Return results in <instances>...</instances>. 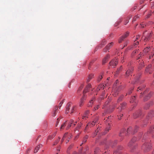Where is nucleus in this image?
I'll return each instance as SVG.
<instances>
[{
	"mask_svg": "<svg viewBox=\"0 0 154 154\" xmlns=\"http://www.w3.org/2000/svg\"><path fill=\"white\" fill-rule=\"evenodd\" d=\"M77 109V106L75 105H73L71 102H69L66 105V113L68 114L70 113L71 114L75 112Z\"/></svg>",
	"mask_w": 154,
	"mask_h": 154,
	"instance_id": "nucleus-1",
	"label": "nucleus"
},
{
	"mask_svg": "<svg viewBox=\"0 0 154 154\" xmlns=\"http://www.w3.org/2000/svg\"><path fill=\"white\" fill-rule=\"evenodd\" d=\"M152 33L149 32L148 33L147 31L143 33V35L142 37V39H143L145 41H148L150 37L152 36Z\"/></svg>",
	"mask_w": 154,
	"mask_h": 154,
	"instance_id": "nucleus-2",
	"label": "nucleus"
},
{
	"mask_svg": "<svg viewBox=\"0 0 154 154\" xmlns=\"http://www.w3.org/2000/svg\"><path fill=\"white\" fill-rule=\"evenodd\" d=\"M98 120V118L97 117H96L94 120L91 123L89 122L88 123L86 126L85 129V131L86 130H87L88 128L91 127H93L94 125H95V123L97 122Z\"/></svg>",
	"mask_w": 154,
	"mask_h": 154,
	"instance_id": "nucleus-3",
	"label": "nucleus"
},
{
	"mask_svg": "<svg viewBox=\"0 0 154 154\" xmlns=\"http://www.w3.org/2000/svg\"><path fill=\"white\" fill-rule=\"evenodd\" d=\"M151 145L149 143H145L142 146V148L144 149L145 151H148L151 149Z\"/></svg>",
	"mask_w": 154,
	"mask_h": 154,
	"instance_id": "nucleus-4",
	"label": "nucleus"
},
{
	"mask_svg": "<svg viewBox=\"0 0 154 154\" xmlns=\"http://www.w3.org/2000/svg\"><path fill=\"white\" fill-rule=\"evenodd\" d=\"M132 128L131 127L128 128V131L125 129H123L121 131V132L119 134V135L120 136H124L128 132V131L131 129Z\"/></svg>",
	"mask_w": 154,
	"mask_h": 154,
	"instance_id": "nucleus-5",
	"label": "nucleus"
},
{
	"mask_svg": "<svg viewBox=\"0 0 154 154\" xmlns=\"http://www.w3.org/2000/svg\"><path fill=\"white\" fill-rule=\"evenodd\" d=\"M134 70V68L132 66H131L127 70L125 73L126 77H128L131 75Z\"/></svg>",
	"mask_w": 154,
	"mask_h": 154,
	"instance_id": "nucleus-6",
	"label": "nucleus"
},
{
	"mask_svg": "<svg viewBox=\"0 0 154 154\" xmlns=\"http://www.w3.org/2000/svg\"><path fill=\"white\" fill-rule=\"evenodd\" d=\"M58 107L57 106H54L51 114L52 116H55L58 112Z\"/></svg>",
	"mask_w": 154,
	"mask_h": 154,
	"instance_id": "nucleus-7",
	"label": "nucleus"
},
{
	"mask_svg": "<svg viewBox=\"0 0 154 154\" xmlns=\"http://www.w3.org/2000/svg\"><path fill=\"white\" fill-rule=\"evenodd\" d=\"M118 63V60L117 59H115L112 60L109 63L110 66L113 68Z\"/></svg>",
	"mask_w": 154,
	"mask_h": 154,
	"instance_id": "nucleus-8",
	"label": "nucleus"
},
{
	"mask_svg": "<svg viewBox=\"0 0 154 154\" xmlns=\"http://www.w3.org/2000/svg\"><path fill=\"white\" fill-rule=\"evenodd\" d=\"M129 32H127L125 34L121 37L119 40V43H121L122 41L126 37H127L129 34Z\"/></svg>",
	"mask_w": 154,
	"mask_h": 154,
	"instance_id": "nucleus-9",
	"label": "nucleus"
},
{
	"mask_svg": "<svg viewBox=\"0 0 154 154\" xmlns=\"http://www.w3.org/2000/svg\"><path fill=\"white\" fill-rule=\"evenodd\" d=\"M152 65H148L146 67L145 69V72L146 73H149V74H151L152 71V70L151 68Z\"/></svg>",
	"mask_w": 154,
	"mask_h": 154,
	"instance_id": "nucleus-10",
	"label": "nucleus"
},
{
	"mask_svg": "<svg viewBox=\"0 0 154 154\" xmlns=\"http://www.w3.org/2000/svg\"><path fill=\"white\" fill-rule=\"evenodd\" d=\"M136 138L134 137L133 138V139L131 140V141L128 144V146H129L131 149L134 146V145H133V143L134 141H135L136 140Z\"/></svg>",
	"mask_w": 154,
	"mask_h": 154,
	"instance_id": "nucleus-11",
	"label": "nucleus"
},
{
	"mask_svg": "<svg viewBox=\"0 0 154 154\" xmlns=\"http://www.w3.org/2000/svg\"><path fill=\"white\" fill-rule=\"evenodd\" d=\"M89 113V111L88 110L86 111L82 116V119H86L88 118V115Z\"/></svg>",
	"mask_w": 154,
	"mask_h": 154,
	"instance_id": "nucleus-12",
	"label": "nucleus"
},
{
	"mask_svg": "<svg viewBox=\"0 0 154 154\" xmlns=\"http://www.w3.org/2000/svg\"><path fill=\"white\" fill-rule=\"evenodd\" d=\"M56 134L57 132L55 131L52 134L49 135L47 138V140H49L52 139L55 137Z\"/></svg>",
	"mask_w": 154,
	"mask_h": 154,
	"instance_id": "nucleus-13",
	"label": "nucleus"
},
{
	"mask_svg": "<svg viewBox=\"0 0 154 154\" xmlns=\"http://www.w3.org/2000/svg\"><path fill=\"white\" fill-rule=\"evenodd\" d=\"M85 96L84 95L83 97L81 99L80 102L79 103V106L80 107H81L83 105L84 100L85 99Z\"/></svg>",
	"mask_w": 154,
	"mask_h": 154,
	"instance_id": "nucleus-14",
	"label": "nucleus"
},
{
	"mask_svg": "<svg viewBox=\"0 0 154 154\" xmlns=\"http://www.w3.org/2000/svg\"><path fill=\"white\" fill-rule=\"evenodd\" d=\"M110 56L109 54H107L106 56L103 59L102 61L103 64H104L105 63L107 60V59L109 58Z\"/></svg>",
	"mask_w": 154,
	"mask_h": 154,
	"instance_id": "nucleus-15",
	"label": "nucleus"
},
{
	"mask_svg": "<svg viewBox=\"0 0 154 154\" xmlns=\"http://www.w3.org/2000/svg\"><path fill=\"white\" fill-rule=\"evenodd\" d=\"M152 95V93L150 92L149 93L147 96H146L144 98V101H147L149 100L151 97Z\"/></svg>",
	"mask_w": 154,
	"mask_h": 154,
	"instance_id": "nucleus-16",
	"label": "nucleus"
},
{
	"mask_svg": "<svg viewBox=\"0 0 154 154\" xmlns=\"http://www.w3.org/2000/svg\"><path fill=\"white\" fill-rule=\"evenodd\" d=\"M94 99L95 98L94 97L92 98L91 100L89 102L88 104V106L89 107L92 106V104L94 102Z\"/></svg>",
	"mask_w": 154,
	"mask_h": 154,
	"instance_id": "nucleus-17",
	"label": "nucleus"
},
{
	"mask_svg": "<svg viewBox=\"0 0 154 154\" xmlns=\"http://www.w3.org/2000/svg\"><path fill=\"white\" fill-rule=\"evenodd\" d=\"M94 76V74H93L91 73L88 76V78L87 79V82H89L93 78Z\"/></svg>",
	"mask_w": 154,
	"mask_h": 154,
	"instance_id": "nucleus-18",
	"label": "nucleus"
},
{
	"mask_svg": "<svg viewBox=\"0 0 154 154\" xmlns=\"http://www.w3.org/2000/svg\"><path fill=\"white\" fill-rule=\"evenodd\" d=\"M126 103L125 102H123L120 104V107L122 109H125L126 107Z\"/></svg>",
	"mask_w": 154,
	"mask_h": 154,
	"instance_id": "nucleus-19",
	"label": "nucleus"
},
{
	"mask_svg": "<svg viewBox=\"0 0 154 154\" xmlns=\"http://www.w3.org/2000/svg\"><path fill=\"white\" fill-rule=\"evenodd\" d=\"M73 122V120H72L70 121L69 124L68 123V125L66 127V129L67 130V129H69V128L71 126H72V125H71L72 124Z\"/></svg>",
	"mask_w": 154,
	"mask_h": 154,
	"instance_id": "nucleus-20",
	"label": "nucleus"
},
{
	"mask_svg": "<svg viewBox=\"0 0 154 154\" xmlns=\"http://www.w3.org/2000/svg\"><path fill=\"white\" fill-rule=\"evenodd\" d=\"M134 44H135V45H138L139 44V42L138 41H137L135 42L134 41ZM136 47L135 46V45L134 44L133 45L131 46L130 48H129L130 49H131L135 48Z\"/></svg>",
	"mask_w": 154,
	"mask_h": 154,
	"instance_id": "nucleus-21",
	"label": "nucleus"
},
{
	"mask_svg": "<svg viewBox=\"0 0 154 154\" xmlns=\"http://www.w3.org/2000/svg\"><path fill=\"white\" fill-rule=\"evenodd\" d=\"M124 97V96L123 95H121L118 98L117 100V102H120L123 99Z\"/></svg>",
	"mask_w": 154,
	"mask_h": 154,
	"instance_id": "nucleus-22",
	"label": "nucleus"
},
{
	"mask_svg": "<svg viewBox=\"0 0 154 154\" xmlns=\"http://www.w3.org/2000/svg\"><path fill=\"white\" fill-rule=\"evenodd\" d=\"M67 125V123L66 122H64L63 123L62 125H61V126L60 128V130L63 129L64 127L66 126Z\"/></svg>",
	"mask_w": 154,
	"mask_h": 154,
	"instance_id": "nucleus-23",
	"label": "nucleus"
},
{
	"mask_svg": "<svg viewBox=\"0 0 154 154\" xmlns=\"http://www.w3.org/2000/svg\"><path fill=\"white\" fill-rule=\"evenodd\" d=\"M82 125V124L81 123L78 124V125L75 130V132H76L78 130V129L81 128Z\"/></svg>",
	"mask_w": 154,
	"mask_h": 154,
	"instance_id": "nucleus-24",
	"label": "nucleus"
},
{
	"mask_svg": "<svg viewBox=\"0 0 154 154\" xmlns=\"http://www.w3.org/2000/svg\"><path fill=\"white\" fill-rule=\"evenodd\" d=\"M104 86L103 85L101 84L99 85L97 88L99 90H100V89H103L104 88Z\"/></svg>",
	"mask_w": 154,
	"mask_h": 154,
	"instance_id": "nucleus-25",
	"label": "nucleus"
},
{
	"mask_svg": "<svg viewBox=\"0 0 154 154\" xmlns=\"http://www.w3.org/2000/svg\"><path fill=\"white\" fill-rule=\"evenodd\" d=\"M136 98V96H135L132 97L131 99L130 102L132 103L134 102Z\"/></svg>",
	"mask_w": 154,
	"mask_h": 154,
	"instance_id": "nucleus-26",
	"label": "nucleus"
},
{
	"mask_svg": "<svg viewBox=\"0 0 154 154\" xmlns=\"http://www.w3.org/2000/svg\"><path fill=\"white\" fill-rule=\"evenodd\" d=\"M111 101V100L110 99L109 100H108V101H106L105 103L104 104V105L103 107V109H105L106 107V106Z\"/></svg>",
	"mask_w": 154,
	"mask_h": 154,
	"instance_id": "nucleus-27",
	"label": "nucleus"
},
{
	"mask_svg": "<svg viewBox=\"0 0 154 154\" xmlns=\"http://www.w3.org/2000/svg\"><path fill=\"white\" fill-rule=\"evenodd\" d=\"M150 48L146 47V48H144L143 50V51L144 53H146L148 52L149 51V50Z\"/></svg>",
	"mask_w": 154,
	"mask_h": 154,
	"instance_id": "nucleus-28",
	"label": "nucleus"
},
{
	"mask_svg": "<svg viewBox=\"0 0 154 154\" xmlns=\"http://www.w3.org/2000/svg\"><path fill=\"white\" fill-rule=\"evenodd\" d=\"M122 66H120V67H119V68L118 69H117V71H116V74H118V73L119 72L122 70Z\"/></svg>",
	"mask_w": 154,
	"mask_h": 154,
	"instance_id": "nucleus-29",
	"label": "nucleus"
},
{
	"mask_svg": "<svg viewBox=\"0 0 154 154\" xmlns=\"http://www.w3.org/2000/svg\"><path fill=\"white\" fill-rule=\"evenodd\" d=\"M60 138L59 137H58V139H57V140H56L54 143V144H53V146H54L56 145L59 142L60 140Z\"/></svg>",
	"mask_w": 154,
	"mask_h": 154,
	"instance_id": "nucleus-30",
	"label": "nucleus"
},
{
	"mask_svg": "<svg viewBox=\"0 0 154 154\" xmlns=\"http://www.w3.org/2000/svg\"><path fill=\"white\" fill-rule=\"evenodd\" d=\"M110 48V47H108V46H106L103 49V51L106 52Z\"/></svg>",
	"mask_w": 154,
	"mask_h": 154,
	"instance_id": "nucleus-31",
	"label": "nucleus"
},
{
	"mask_svg": "<svg viewBox=\"0 0 154 154\" xmlns=\"http://www.w3.org/2000/svg\"><path fill=\"white\" fill-rule=\"evenodd\" d=\"M113 44L114 43L113 42H111L108 44V45L106 46H108V47H110V48L113 45Z\"/></svg>",
	"mask_w": 154,
	"mask_h": 154,
	"instance_id": "nucleus-32",
	"label": "nucleus"
},
{
	"mask_svg": "<svg viewBox=\"0 0 154 154\" xmlns=\"http://www.w3.org/2000/svg\"><path fill=\"white\" fill-rule=\"evenodd\" d=\"M67 134V133H66L64 134L63 136V137L62 138L61 141V143H62L63 142V141L64 140V138H65L66 137Z\"/></svg>",
	"mask_w": 154,
	"mask_h": 154,
	"instance_id": "nucleus-33",
	"label": "nucleus"
},
{
	"mask_svg": "<svg viewBox=\"0 0 154 154\" xmlns=\"http://www.w3.org/2000/svg\"><path fill=\"white\" fill-rule=\"evenodd\" d=\"M67 134V133H66L64 134L63 136V137L62 138L61 141V143H62L63 142V141L64 140V138H65L66 137Z\"/></svg>",
	"mask_w": 154,
	"mask_h": 154,
	"instance_id": "nucleus-34",
	"label": "nucleus"
},
{
	"mask_svg": "<svg viewBox=\"0 0 154 154\" xmlns=\"http://www.w3.org/2000/svg\"><path fill=\"white\" fill-rule=\"evenodd\" d=\"M83 85H81V86H80L79 88L78 91H77V92L78 93L80 91H81L82 89V88H83Z\"/></svg>",
	"mask_w": 154,
	"mask_h": 154,
	"instance_id": "nucleus-35",
	"label": "nucleus"
},
{
	"mask_svg": "<svg viewBox=\"0 0 154 154\" xmlns=\"http://www.w3.org/2000/svg\"><path fill=\"white\" fill-rule=\"evenodd\" d=\"M38 150V146H37L35 148L34 150V153H36L37 152Z\"/></svg>",
	"mask_w": 154,
	"mask_h": 154,
	"instance_id": "nucleus-36",
	"label": "nucleus"
},
{
	"mask_svg": "<svg viewBox=\"0 0 154 154\" xmlns=\"http://www.w3.org/2000/svg\"><path fill=\"white\" fill-rule=\"evenodd\" d=\"M145 87V86L144 85H143V88H141L140 87H139L138 88V89L137 90V91H139V90H142L143 88H144Z\"/></svg>",
	"mask_w": 154,
	"mask_h": 154,
	"instance_id": "nucleus-37",
	"label": "nucleus"
},
{
	"mask_svg": "<svg viewBox=\"0 0 154 154\" xmlns=\"http://www.w3.org/2000/svg\"><path fill=\"white\" fill-rule=\"evenodd\" d=\"M102 78V75H100L98 78L97 80L98 81H100Z\"/></svg>",
	"mask_w": 154,
	"mask_h": 154,
	"instance_id": "nucleus-38",
	"label": "nucleus"
},
{
	"mask_svg": "<svg viewBox=\"0 0 154 154\" xmlns=\"http://www.w3.org/2000/svg\"><path fill=\"white\" fill-rule=\"evenodd\" d=\"M152 15L151 12H150L148 13L147 15L146 16V18H149Z\"/></svg>",
	"mask_w": 154,
	"mask_h": 154,
	"instance_id": "nucleus-39",
	"label": "nucleus"
},
{
	"mask_svg": "<svg viewBox=\"0 0 154 154\" xmlns=\"http://www.w3.org/2000/svg\"><path fill=\"white\" fill-rule=\"evenodd\" d=\"M123 116V114H119L118 115V116L119 119H121L122 117Z\"/></svg>",
	"mask_w": 154,
	"mask_h": 154,
	"instance_id": "nucleus-40",
	"label": "nucleus"
},
{
	"mask_svg": "<svg viewBox=\"0 0 154 154\" xmlns=\"http://www.w3.org/2000/svg\"><path fill=\"white\" fill-rule=\"evenodd\" d=\"M111 125L109 124V127L106 129V131H108L110 129V127Z\"/></svg>",
	"mask_w": 154,
	"mask_h": 154,
	"instance_id": "nucleus-41",
	"label": "nucleus"
},
{
	"mask_svg": "<svg viewBox=\"0 0 154 154\" xmlns=\"http://www.w3.org/2000/svg\"><path fill=\"white\" fill-rule=\"evenodd\" d=\"M99 107V105H97L96 106H95L94 108V111H95V110H97V109H98Z\"/></svg>",
	"mask_w": 154,
	"mask_h": 154,
	"instance_id": "nucleus-42",
	"label": "nucleus"
},
{
	"mask_svg": "<svg viewBox=\"0 0 154 154\" xmlns=\"http://www.w3.org/2000/svg\"><path fill=\"white\" fill-rule=\"evenodd\" d=\"M144 65H143V64L142 63V62L141 63H140L139 64V67L140 68V69H141L143 67Z\"/></svg>",
	"mask_w": 154,
	"mask_h": 154,
	"instance_id": "nucleus-43",
	"label": "nucleus"
},
{
	"mask_svg": "<svg viewBox=\"0 0 154 154\" xmlns=\"http://www.w3.org/2000/svg\"><path fill=\"white\" fill-rule=\"evenodd\" d=\"M91 85L90 84H88L86 88H87V89L88 90L89 89V88L91 87Z\"/></svg>",
	"mask_w": 154,
	"mask_h": 154,
	"instance_id": "nucleus-44",
	"label": "nucleus"
},
{
	"mask_svg": "<svg viewBox=\"0 0 154 154\" xmlns=\"http://www.w3.org/2000/svg\"><path fill=\"white\" fill-rule=\"evenodd\" d=\"M63 103V102L62 101H61L59 104V109H60V107H61L62 104Z\"/></svg>",
	"mask_w": 154,
	"mask_h": 154,
	"instance_id": "nucleus-45",
	"label": "nucleus"
},
{
	"mask_svg": "<svg viewBox=\"0 0 154 154\" xmlns=\"http://www.w3.org/2000/svg\"><path fill=\"white\" fill-rule=\"evenodd\" d=\"M99 148H96L95 150V151H94V152L95 153L97 154V152L99 151Z\"/></svg>",
	"mask_w": 154,
	"mask_h": 154,
	"instance_id": "nucleus-46",
	"label": "nucleus"
},
{
	"mask_svg": "<svg viewBox=\"0 0 154 154\" xmlns=\"http://www.w3.org/2000/svg\"><path fill=\"white\" fill-rule=\"evenodd\" d=\"M88 89H87V88H85V90L83 91V94H84L86 93L88 91Z\"/></svg>",
	"mask_w": 154,
	"mask_h": 154,
	"instance_id": "nucleus-47",
	"label": "nucleus"
},
{
	"mask_svg": "<svg viewBox=\"0 0 154 154\" xmlns=\"http://www.w3.org/2000/svg\"><path fill=\"white\" fill-rule=\"evenodd\" d=\"M59 120L58 118L57 119V121H56V126H57V125H58V123H59Z\"/></svg>",
	"mask_w": 154,
	"mask_h": 154,
	"instance_id": "nucleus-48",
	"label": "nucleus"
},
{
	"mask_svg": "<svg viewBox=\"0 0 154 154\" xmlns=\"http://www.w3.org/2000/svg\"><path fill=\"white\" fill-rule=\"evenodd\" d=\"M87 140H85V139H83V141H82V143L81 144V146L84 143H85L86 141Z\"/></svg>",
	"mask_w": 154,
	"mask_h": 154,
	"instance_id": "nucleus-49",
	"label": "nucleus"
},
{
	"mask_svg": "<svg viewBox=\"0 0 154 154\" xmlns=\"http://www.w3.org/2000/svg\"><path fill=\"white\" fill-rule=\"evenodd\" d=\"M73 146V144L71 145L68 148V150H70L72 147Z\"/></svg>",
	"mask_w": 154,
	"mask_h": 154,
	"instance_id": "nucleus-50",
	"label": "nucleus"
},
{
	"mask_svg": "<svg viewBox=\"0 0 154 154\" xmlns=\"http://www.w3.org/2000/svg\"><path fill=\"white\" fill-rule=\"evenodd\" d=\"M138 52V51L137 50H134L133 52L132 53V54L133 55H134V54H136L137 52Z\"/></svg>",
	"mask_w": 154,
	"mask_h": 154,
	"instance_id": "nucleus-51",
	"label": "nucleus"
},
{
	"mask_svg": "<svg viewBox=\"0 0 154 154\" xmlns=\"http://www.w3.org/2000/svg\"><path fill=\"white\" fill-rule=\"evenodd\" d=\"M131 65V62H129V63H128V65H127V66H128V68H130V67L131 66L129 67V66H130Z\"/></svg>",
	"mask_w": 154,
	"mask_h": 154,
	"instance_id": "nucleus-52",
	"label": "nucleus"
},
{
	"mask_svg": "<svg viewBox=\"0 0 154 154\" xmlns=\"http://www.w3.org/2000/svg\"><path fill=\"white\" fill-rule=\"evenodd\" d=\"M139 17L138 16V15L135 16L134 17V20H135L136 19V18H138Z\"/></svg>",
	"mask_w": 154,
	"mask_h": 154,
	"instance_id": "nucleus-53",
	"label": "nucleus"
},
{
	"mask_svg": "<svg viewBox=\"0 0 154 154\" xmlns=\"http://www.w3.org/2000/svg\"><path fill=\"white\" fill-rule=\"evenodd\" d=\"M129 18H128L127 20L125 23V25H126L128 22Z\"/></svg>",
	"mask_w": 154,
	"mask_h": 154,
	"instance_id": "nucleus-54",
	"label": "nucleus"
},
{
	"mask_svg": "<svg viewBox=\"0 0 154 154\" xmlns=\"http://www.w3.org/2000/svg\"><path fill=\"white\" fill-rule=\"evenodd\" d=\"M133 88H131V90H130V91H129L128 92V94H131V93L132 91L133 90Z\"/></svg>",
	"mask_w": 154,
	"mask_h": 154,
	"instance_id": "nucleus-55",
	"label": "nucleus"
},
{
	"mask_svg": "<svg viewBox=\"0 0 154 154\" xmlns=\"http://www.w3.org/2000/svg\"><path fill=\"white\" fill-rule=\"evenodd\" d=\"M124 57H123L122 58H121V62L122 63H123V62H124Z\"/></svg>",
	"mask_w": 154,
	"mask_h": 154,
	"instance_id": "nucleus-56",
	"label": "nucleus"
},
{
	"mask_svg": "<svg viewBox=\"0 0 154 154\" xmlns=\"http://www.w3.org/2000/svg\"><path fill=\"white\" fill-rule=\"evenodd\" d=\"M140 37V35H137L136 37V39H137L138 38H139Z\"/></svg>",
	"mask_w": 154,
	"mask_h": 154,
	"instance_id": "nucleus-57",
	"label": "nucleus"
},
{
	"mask_svg": "<svg viewBox=\"0 0 154 154\" xmlns=\"http://www.w3.org/2000/svg\"><path fill=\"white\" fill-rule=\"evenodd\" d=\"M88 136L87 135H86L85 136V137H84V139H85V140H87V139L88 138Z\"/></svg>",
	"mask_w": 154,
	"mask_h": 154,
	"instance_id": "nucleus-58",
	"label": "nucleus"
},
{
	"mask_svg": "<svg viewBox=\"0 0 154 154\" xmlns=\"http://www.w3.org/2000/svg\"><path fill=\"white\" fill-rule=\"evenodd\" d=\"M138 78H137V80H136V81H135V82H134V83H137L138 81Z\"/></svg>",
	"mask_w": 154,
	"mask_h": 154,
	"instance_id": "nucleus-59",
	"label": "nucleus"
},
{
	"mask_svg": "<svg viewBox=\"0 0 154 154\" xmlns=\"http://www.w3.org/2000/svg\"><path fill=\"white\" fill-rule=\"evenodd\" d=\"M30 149H28L27 150L26 152L27 153H29V152L30 151Z\"/></svg>",
	"mask_w": 154,
	"mask_h": 154,
	"instance_id": "nucleus-60",
	"label": "nucleus"
},
{
	"mask_svg": "<svg viewBox=\"0 0 154 154\" xmlns=\"http://www.w3.org/2000/svg\"><path fill=\"white\" fill-rule=\"evenodd\" d=\"M151 3L152 4V5H154V2H151Z\"/></svg>",
	"mask_w": 154,
	"mask_h": 154,
	"instance_id": "nucleus-61",
	"label": "nucleus"
},
{
	"mask_svg": "<svg viewBox=\"0 0 154 154\" xmlns=\"http://www.w3.org/2000/svg\"><path fill=\"white\" fill-rule=\"evenodd\" d=\"M113 111V109H112V110H111V111H109V110L108 111V112H112V111Z\"/></svg>",
	"mask_w": 154,
	"mask_h": 154,
	"instance_id": "nucleus-62",
	"label": "nucleus"
},
{
	"mask_svg": "<svg viewBox=\"0 0 154 154\" xmlns=\"http://www.w3.org/2000/svg\"><path fill=\"white\" fill-rule=\"evenodd\" d=\"M72 154H77V153L76 152H74L72 153Z\"/></svg>",
	"mask_w": 154,
	"mask_h": 154,
	"instance_id": "nucleus-63",
	"label": "nucleus"
},
{
	"mask_svg": "<svg viewBox=\"0 0 154 154\" xmlns=\"http://www.w3.org/2000/svg\"><path fill=\"white\" fill-rule=\"evenodd\" d=\"M117 143V142L116 141H115L114 142V143L115 144H116Z\"/></svg>",
	"mask_w": 154,
	"mask_h": 154,
	"instance_id": "nucleus-64",
	"label": "nucleus"
}]
</instances>
